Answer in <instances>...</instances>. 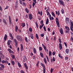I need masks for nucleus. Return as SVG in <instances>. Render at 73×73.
Wrapping results in <instances>:
<instances>
[{
    "instance_id": "49",
    "label": "nucleus",
    "mask_w": 73,
    "mask_h": 73,
    "mask_svg": "<svg viewBox=\"0 0 73 73\" xmlns=\"http://www.w3.org/2000/svg\"><path fill=\"white\" fill-rule=\"evenodd\" d=\"M3 54V51H0V56H1V54Z\"/></svg>"
},
{
    "instance_id": "24",
    "label": "nucleus",
    "mask_w": 73,
    "mask_h": 73,
    "mask_svg": "<svg viewBox=\"0 0 73 73\" xmlns=\"http://www.w3.org/2000/svg\"><path fill=\"white\" fill-rule=\"evenodd\" d=\"M11 62L12 64H13V65H14L15 64V61L11 60Z\"/></svg>"
},
{
    "instance_id": "6",
    "label": "nucleus",
    "mask_w": 73,
    "mask_h": 73,
    "mask_svg": "<svg viewBox=\"0 0 73 73\" xmlns=\"http://www.w3.org/2000/svg\"><path fill=\"white\" fill-rule=\"evenodd\" d=\"M24 66L25 68H26L27 69H28V67L27 66V63H25V64H24Z\"/></svg>"
},
{
    "instance_id": "19",
    "label": "nucleus",
    "mask_w": 73,
    "mask_h": 73,
    "mask_svg": "<svg viewBox=\"0 0 73 73\" xmlns=\"http://www.w3.org/2000/svg\"><path fill=\"white\" fill-rule=\"evenodd\" d=\"M33 34H31L30 35L31 37L32 38V39H33V38H34V37H33Z\"/></svg>"
},
{
    "instance_id": "63",
    "label": "nucleus",
    "mask_w": 73,
    "mask_h": 73,
    "mask_svg": "<svg viewBox=\"0 0 73 73\" xmlns=\"http://www.w3.org/2000/svg\"><path fill=\"white\" fill-rule=\"evenodd\" d=\"M66 29L67 31H69V27Z\"/></svg>"
},
{
    "instance_id": "56",
    "label": "nucleus",
    "mask_w": 73,
    "mask_h": 73,
    "mask_svg": "<svg viewBox=\"0 0 73 73\" xmlns=\"http://www.w3.org/2000/svg\"><path fill=\"white\" fill-rule=\"evenodd\" d=\"M40 24L42 25L43 24V21L42 20L40 22Z\"/></svg>"
},
{
    "instance_id": "38",
    "label": "nucleus",
    "mask_w": 73,
    "mask_h": 73,
    "mask_svg": "<svg viewBox=\"0 0 73 73\" xmlns=\"http://www.w3.org/2000/svg\"><path fill=\"white\" fill-rule=\"evenodd\" d=\"M39 50H42V47H39Z\"/></svg>"
},
{
    "instance_id": "59",
    "label": "nucleus",
    "mask_w": 73,
    "mask_h": 73,
    "mask_svg": "<svg viewBox=\"0 0 73 73\" xmlns=\"http://www.w3.org/2000/svg\"><path fill=\"white\" fill-rule=\"evenodd\" d=\"M21 73H25L24 72L23 70H21Z\"/></svg>"
},
{
    "instance_id": "36",
    "label": "nucleus",
    "mask_w": 73,
    "mask_h": 73,
    "mask_svg": "<svg viewBox=\"0 0 73 73\" xmlns=\"http://www.w3.org/2000/svg\"><path fill=\"white\" fill-rule=\"evenodd\" d=\"M43 26H44V24H43L42 25L40 26V29H41L42 27H43Z\"/></svg>"
},
{
    "instance_id": "60",
    "label": "nucleus",
    "mask_w": 73,
    "mask_h": 73,
    "mask_svg": "<svg viewBox=\"0 0 73 73\" xmlns=\"http://www.w3.org/2000/svg\"><path fill=\"white\" fill-rule=\"evenodd\" d=\"M19 1H20V4H22V2H23V1H22L20 0H19Z\"/></svg>"
},
{
    "instance_id": "52",
    "label": "nucleus",
    "mask_w": 73,
    "mask_h": 73,
    "mask_svg": "<svg viewBox=\"0 0 73 73\" xmlns=\"http://www.w3.org/2000/svg\"><path fill=\"white\" fill-rule=\"evenodd\" d=\"M9 23H10L11 24L12 23L11 22V19H9Z\"/></svg>"
},
{
    "instance_id": "48",
    "label": "nucleus",
    "mask_w": 73,
    "mask_h": 73,
    "mask_svg": "<svg viewBox=\"0 0 73 73\" xmlns=\"http://www.w3.org/2000/svg\"><path fill=\"white\" fill-rule=\"evenodd\" d=\"M55 53H56V52L54 51L52 53V54L53 56H54V55H55Z\"/></svg>"
},
{
    "instance_id": "8",
    "label": "nucleus",
    "mask_w": 73,
    "mask_h": 73,
    "mask_svg": "<svg viewBox=\"0 0 73 73\" xmlns=\"http://www.w3.org/2000/svg\"><path fill=\"white\" fill-rule=\"evenodd\" d=\"M21 52L23 51V48H24V47H23V45L22 44H21Z\"/></svg>"
},
{
    "instance_id": "53",
    "label": "nucleus",
    "mask_w": 73,
    "mask_h": 73,
    "mask_svg": "<svg viewBox=\"0 0 73 73\" xmlns=\"http://www.w3.org/2000/svg\"><path fill=\"white\" fill-rule=\"evenodd\" d=\"M59 41V42L60 43H61V39L59 38L58 39Z\"/></svg>"
},
{
    "instance_id": "30",
    "label": "nucleus",
    "mask_w": 73,
    "mask_h": 73,
    "mask_svg": "<svg viewBox=\"0 0 73 73\" xmlns=\"http://www.w3.org/2000/svg\"><path fill=\"white\" fill-rule=\"evenodd\" d=\"M1 57H2V58H4V55L2 54L1 55Z\"/></svg>"
},
{
    "instance_id": "47",
    "label": "nucleus",
    "mask_w": 73,
    "mask_h": 73,
    "mask_svg": "<svg viewBox=\"0 0 73 73\" xmlns=\"http://www.w3.org/2000/svg\"><path fill=\"white\" fill-rule=\"evenodd\" d=\"M18 4H15V8H17V5Z\"/></svg>"
},
{
    "instance_id": "17",
    "label": "nucleus",
    "mask_w": 73,
    "mask_h": 73,
    "mask_svg": "<svg viewBox=\"0 0 73 73\" xmlns=\"http://www.w3.org/2000/svg\"><path fill=\"white\" fill-rule=\"evenodd\" d=\"M40 56L42 58H44V55L43 54L42 52H40Z\"/></svg>"
},
{
    "instance_id": "21",
    "label": "nucleus",
    "mask_w": 73,
    "mask_h": 73,
    "mask_svg": "<svg viewBox=\"0 0 73 73\" xmlns=\"http://www.w3.org/2000/svg\"><path fill=\"white\" fill-rule=\"evenodd\" d=\"M46 25L48 24V23H49V20L48 19H47L46 21Z\"/></svg>"
},
{
    "instance_id": "26",
    "label": "nucleus",
    "mask_w": 73,
    "mask_h": 73,
    "mask_svg": "<svg viewBox=\"0 0 73 73\" xmlns=\"http://www.w3.org/2000/svg\"><path fill=\"white\" fill-rule=\"evenodd\" d=\"M66 53H69V49H67L66 50Z\"/></svg>"
},
{
    "instance_id": "2",
    "label": "nucleus",
    "mask_w": 73,
    "mask_h": 73,
    "mask_svg": "<svg viewBox=\"0 0 73 73\" xmlns=\"http://www.w3.org/2000/svg\"><path fill=\"white\" fill-rule=\"evenodd\" d=\"M59 3L60 5H62L63 6H65L64 2L62 0H59Z\"/></svg>"
},
{
    "instance_id": "3",
    "label": "nucleus",
    "mask_w": 73,
    "mask_h": 73,
    "mask_svg": "<svg viewBox=\"0 0 73 73\" xmlns=\"http://www.w3.org/2000/svg\"><path fill=\"white\" fill-rule=\"evenodd\" d=\"M56 24L59 28H60V23H59V22L58 21V19H56Z\"/></svg>"
},
{
    "instance_id": "62",
    "label": "nucleus",
    "mask_w": 73,
    "mask_h": 73,
    "mask_svg": "<svg viewBox=\"0 0 73 73\" xmlns=\"http://www.w3.org/2000/svg\"><path fill=\"white\" fill-rule=\"evenodd\" d=\"M53 61H55V58H54V57H53Z\"/></svg>"
},
{
    "instance_id": "32",
    "label": "nucleus",
    "mask_w": 73,
    "mask_h": 73,
    "mask_svg": "<svg viewBox=\"0 0 73 73\" xmlns=\"http://www.w3.org/2000/svg\"><path fill=\"white\" fill-rule=\"evenodd\" d=\"M36 38L38 39V34H36Z\"/></svg>"
},
{
    "instance_id": "12",
    "label": "nucleus",
    "mask_w": 73,
    "mask_h": 73,
    "mask_svg": "<svg viewBox=\"0 0 73 73\" xmlns=\"http://www.w3.org/2000/svg\"><path fill=\"white\" fill-rule=\"evenodd\" d=\"M4 38L5 41L7 40V34H5Z\"/></svg>"
},
{
    "instance_id": "44",
    "label": "nucleus",
    "mask_w": 73,
    "mask_h": 73,
    "mask_svg": "<svg viewBox=\"0 0 73 73\" xmlns=\"http://www.w3.org/2000/svg\"><path fill=\"white\" fill-rule=\"evenodd\" d=\"M36 26L37 28H38V24L37 23V22H36Z\"/></svg>"
},
{
    "instance_id": "40",
    "label": "nucleus",
    "mask_w": 73,
    "mask_h": 73,
    "mask_svg": "<svg viewBox=\"0 0 73 73\" xmlns=\"http://www.w3.org/2000/svg\"><path fill=\"white\" fill-rule=\"evenodd\" d=\"M43 73H45V71H46L45 68H43Z\"/></svg>"
},
{
    "instance_id": "46",
    "label": "nucleus",
    "mask_w": 73,
    "mask_h": 73,
    "mask_svg": "<svg viewBox=\"0 0 73 73\" xmlns=\"http://www.w3.org/2000/svg\"><path fill=\"white\" fill-rule=\"evenodd\" d=\"M46 40L47 41H49V39L48 38L47 36H46Z\"/></svg>"
},
{
    "instance_id": "9",
    "label": "nucleus",
    "mask_w": 73,
    "mask_h": 73,
    "mask_svg": "<svg viewBox=\"0 0 73 73\" xmlns=\"http://www.w3.org/2000/svg\"><path fill=\"white\" fill-rule=\"evenodd\" d=\"M59 48L60 50H61L62 49V45L60 43H59Z\"/></svg>"
},
{
    "instance_id": "23",
    "label": "nucleus",
    "mask_w": 73,
    "mask_h": 73,
    "mask_svg": "<svg viewBox=\"0 0 73 73\" xmlns=\"http://www.w3.org/2000/svg\"><path fill=\"white\" fill-rule=\"evenodd\" d=\"M17 30H18V27L17 26H15V31L17 32Z\"/></svg>"
},
{
    "instance_id": "13",
    "label": "nucleus",
    "mask_w": 73,
    "mask_h": 73,
    "mask_svg": "<svg viewBox=\"0 0 73 73\" xmlns=\"http://www.w3.org/2000/svg\"><path fill=\"white\" fill-rule=\"evenodd\" d=\"M51 15L53 16V17H56L55 14L52 11L51 12Z\"/></svg>"
},
{
    "instance_id": "50",
    "label": "nucleus",
    "mask_w": 73,
    "mask_h": 73,
    "mask_svg": "<svg viewBox=\"0 0 73 73\" xmlns=\"http://www.w3.org/2000/svg\"><path fill=\"white\" fill-rule=\"evenodd\" d=\"M40 16H42V12L41 10V11L40 13Z\"/></svg>"
},
{
    "instance_id": "16",
    "label": "nucleus",
    "mask_w": 73,
    "mask_h": 73,
    "mask_svg": "<svg viewBox=\"0 0 73 73\" xmlns=\"http://www.w3.org/2000/svg\"><path fill=\"white\" fill-rule=\"evenodd\" d=\"M27 57L25 56L24 58V59L23 60V62H25V61H27Z\"/></svg>"
},
{
    "instance_id": "18",
    "label": "nucleus",
    "mask_w": 73,
    "mask_h": 73,
    "mask_svg": "<svg viewBox=\"0 0 73 73\" xmlns=\"http://www.w3.org/2000/svg\"><path fill=\"white\" fill-rule=\"evenodd\" d=\"M33 52H34V53H36V48H33Z\"/></svg>"
},
{
    "instance_id": "15",
    "label": "nucleus",
    "mask_w": 73,
    "mask_h": 73,
    "mask_svg": "<svg viewBox=\"0 0 73 73\" xmlns=\"http://www.w3.org/2000/svg\"><path fill=\"white\" fill-rule=\"evenodd\" d=\"M9 35L10 37L12 38V39H13V35H12V34H11V33H10Z\"/></svg>"
},
{
    "instance_id": "20",
    "label": "nucleus",
    "mask_w": 73,
    "mask_h": 73,
    "mask_svg": "<svg viewBox=\"0 0 73 73\" xmlns=\"http://www.w3.org/2000/svg\"><path fill=\"white\" fill-rule=\"evenodd\" d=\"M0 65L1 66L3 69H4V65H3V64H0Z\"/></svg>"
},
{
    "instance_id": "37",
    "label": "nucleus",
    "mask_w": 73,
    "mask_h": 73,
    "mask_svg": "<svg viewBox=\"0 0 73 73\" xmlns=\"http://www.w3.org/2000/svg\"><path fill=\"white\" fill-rule=\"evenodd\" d=\"M2 64H4V63H5V62H6V61H5L4 60H2Z\"/></svg>"
},
{
    "instance_id": "22",
    "label": "nucleus",
    "mask_w": 73,
    "mask_h": 73,
    "mask_svg": "<svg viewBox=\"0 0 73 73\" xmlns=\"http://www.w3.org/2000/svg\"><path fill=\"white\" fill-rule=\"evenodd\" d=\"M21 26H22V27H24L25 26V23H22Z\"/></svg>"
},
{
    "instance_id": "33",
    "label": "nucleus",
    "mask_w": 73,
    "mask_h": 73,
    "mask_svg": "<svg viewBox=\"0 0 73 73\" xmlns=\"http://www.w3.org/2000/svg\"><path fill=\"white\" fill-rule=\"evenodd\" d=\"M8 50L9 51V53H11V52L12 51V50L10 48H9L8 49Z\"/></svg>"
},
{
    "instance_id": "5",
    "label": "nucleus",
    "mask_w": 73,
    "mask_h": 73,
    "mask_svg": "<svg viewBox=\"0 0 73 73\" xmlns=\"http://www.w3.org/2000/svg\"><path fill=\"white\" fill-rule=\"evenodd\" d=\"M66 22L67 24H68L69 23V19H66Z\"/></svg>"
},
{
    "instance_id": "54",
    "label": "nucleus",
    "mask_w": 73,
    "mask_h": 73,
    "mask_svg": "<svg viewBox=\"0 0 73 73\" xmlns=\"http://www.w3.org/2000/svg\"><path fill=\"white\" fill-rule=\"evenodd\" d=\"M8 6H7L6 8L4 10H5L6 9H8Z\"/></svg>"
},
{
    "instance_id": "25",
    "label": "nucleus",
    "mask_w": 73,
    "mask_h": 73,
    "mask_svg": "<svg viewBox=\"0 0 73 73\" xmlns=\"http://www.w3.org/2000/svg\"><path fill=\"white\" fill-rule=\"evenodd\" d=\"M18 65L19 67V68H20L21 66V64H20V63H18Z\"/></svg>"
},
{
    "instance_id": "39",
    "label": "nucleus",
    "mask_w": 73,
    "mask_h": 73,
    "mask_svg": "<svg viewBox=\"0 0 73 73\" xmlns=\"http://www.w3.org/2000/svg\"><path fill=\"white\" fill-rule=\"evenodd\" d=\"M25 11L27 13H29V11L28 10V9L27 8H26Z\"/></svg>"
},
{
    "instance_id": "7",
    "label": "nucleus",
    "mask_w": 73,
    "mask_h": 73,
    "mask_svg": "<svg viewBox=\"0 0 73 73\" xmlns=\"http://www.w3.org/2000/svg\"><path fill=\"white\" fill-rule=\"evenodd\" d=\"M29 19H33V17H32V14H29Z\"/></svg>"
},
{
    "instance_id": "1",
    "label": "nucleus",
    "mask_w": 73,
    "mask_h": 73,
    "mask_svg": "<svg viewBox=\"0 0 73 73\" xmlns=\"http://www.w3.org/2000/svg\"><path fill=\"white\" fill-rule=\"evenodd\" d=\"M16 38L17 40L18 41H23V39H22V38H21V36L17 35V36Z\"/></svg>"
},
{
    "instance_id": "58",
    "label": "nucleus",
    "mask_w": 73,
    "mask_h": 73,
    "mask_svg": "<svg viewBox=\"0 0 73 73\" xmlns=\"http://www.w3.org/2000/svg\"><path fill=\"white\" fill-rule=\"evenodd\" d=\"M53 68H51L50 70L51 73H52V72H53Z\"/></svg>"
},
{
    "instance_id": "4",
    "label": "nucleus",
    "mask_w": 73,
    "mask_h": 73,
    "mask_svg": "<svg viewBox=\"0 0 73 73\" xmlns=\"http://www.w3.org/2000/svg\"><path fill=\"white\" fill-rule=\"evenodd\" d=\"M71 21V25L70 26V29L71 31H72L73 32V29H72V28H73V21Z\"/></svg>"
},
{
    "instance_id": "29",
    "label": "nucleus",
    "mask_w": 73,
    "mask_h": 73,
    "mask_svg": "<svg viewBox=\"0 0 73 73\" xmlns=\"http://www.w3.org/2000/svg\"><path fill=\"white\" fill-rule=\"evenodd\" d=\"M61 12H62V14H64V10L63 9H62L61 10Z\"/></svg>"
},
{
    "instance_id": "10",
    "label": "nucleus",
    "mask_w": 73,
    "mask_h": 73,
    "mask_svg": "<svg viewBox=\"0 0 73 73\" xmlns=\"http://www.w3.org/2000/svg\"><path fill=\"white\" fill-rule=\"evenodd\" d=\"M55 12L56 13V15H58V16H59V15H60V11H58V13H57V11H55Z\"/></svg>"
},
{
    "instance_id": "61",
    "label": "nucleus",
    "mask_w": 73,
    "mask_h": 73,
    "mask_svg": "<svg viewBox=\"0 0 73 73\" xmlns=\"http://www.w3.org/2000/svg\"><path fill=\"white\" fill-rule=\"evenodd\" d=\"M64 45H65L66 46H67V44H66V42H64Z\"/></svg>"
},
{
    "instance_id": "51",
    "label": "nucleus",
    "mask_w": 73,
    "mask_h": 73,
    "mask_svg": "<svg viewBox=\"0 0 73 73\" xmlns=\"http://www.w3.org/2000/svg\"><path fill=\"white\" fill-rule=\"evenodd\" d=\"M14 41L15 43H17V40H16V39H14Z\"/></svg>"
},
{
    "instance_id": "31",
    "label": "nucleus",
    "mask_w": 73,
    "mask_h": 73,
    "mask_svg": "<svg viewBox=\"0 0 73 73\" xmlns=\"http://www.w3.org/2000/svg\"><path fill=\"white\" fill-rule=\"evenodd\" d=\"M41 64H42L41 66H42V67H44L43 68H45V66L44 64H42V63H41Z\"/></svg>"
},
{
    "instance_id": "35",
    "label": "nucleus",
    "mask_w": 73,
    "mask_h": 73,
    "mask_svg": "<svg viewBox=\"0 0 73 73\" xmlns=\"http://www.w3.org/2000/svg\"><path fill=\"white\" fill-rule=\"evenodd\" d=\"M35 4H36V3H35L34 2H33V3L32 4V5L33 8H34V7H35Z\"/></svg>"
},
{
    "instance_id": "41",
    "label": "nucleus",
    "mask_w": 73,
    "mask_h": 73,
    "mask_svg": "<svg viewBox=\"0 0 73 73\" xmlns=\"http://www.w3.org/2000/svg\"><path fill=\"white\" fill-rule=\"evenodd\" d=\"M40 36L41 37H44V34H41L40 35Z\"/></svg>"
},
{
    "instance_id": "43",
    "label": "nucleus",
    "mask_w": 73,
    "mask_h": 73,
    "mask_svg": "<svg viewBox=\"0 0 73 73\" xmlns=\"http://www.w3.org/2000/svg\"><path fill=\"white\" fill-rule=\"evenodd\" d=\"M29 31L30 32H32V29L31 28H30Z\"/></svg>"
},
{
    "instance_id": "27",
    "label": "nucleus",
    "mask_w": 73,
    "mask_h": 73,
    "mask_svg": "<svg viewBox=\"0 0 73 73\" xmlns=\"http://www.w3.org/2000/svg\"><path fill=\"white\" fill-rule=\"evenodd\" d=\"M3 22L5 24H7V22H6V21L5 20V19H3Z\"/></svg>"
},
{
    "instance_id": "55",
    "label": "nucleus",
    "mask_w": 73,
    "mask_h": 73,
    "mask_svg": "<svg viewBox=\"0 0 73 73\" xmlns=\"http://www.w3.org/2000/svg\"><path fill=\"white\" fill-rule=\"evenodd\" d=\"M46 57L48 62H49V59L48 58V56H47L46 55Z\"/></svg>"
},
{
    "instance_id": "42",
    "label": "nucleus",
    "mask_w": 73,
    "mask_h": 73,
    "mask_svg": "<svg viewBox=\"0 0 73 73\" xmlns=\"http://www.w3.org/2000/svg\"><path fill=\"white\" fill-rule=\"evenodd\" d=\"M0 11H3V9L2 8V7H1V6H0Z\"/></svg>"
},
{
    "instance_id": "11",
    "label": "nucleus",
    "mask_w": 73,
    "mask_h": 73,
    "mask_svg": "<svg viewBox=\"0 0 73 73\" xmlns=\"http://www.w3.org/2000/svg\"><path fill=\"white\" fill-rule=\"evenodd\" d=\"M12 42L11 40H8L7 42V44L8 45H10V43Z\"/></svg>"
},
{
    "instance_id": "14",
    "label": "nucleus",
    "mask_w": 73,
    "mask_h": 73,
    "mask_svg": "<svg viewBox=\"0 0 73 73\" xmlns=\"http://www.w3.org/2000/svg\"><path fill=\"white\" fill-rule=\"evenodd\" d=\"M60 32L61 33V35H62L63 34V30H62V29H60Z\"/></svg>"
},
{
    "instance_id": "34",
    "label": "nucleus",
    "mask_w": 73,
    "mask_h": 73,
    "mask_svg": "<svg viewBox=\"0 0 73 73\" xmlns=\"http://www.w3.org/2000/svg\"><path fill=\"white\" fill-rule=\"evenodd\" d=\"M25 40L26 42H27L28 41V38H27V37H25Z\"/></svg>"
},
{
    "instance_id": "57",
    "label": "nucleus",
    "mask_w": 73,
    "mask_h": 73,
    "mask_svg": "<svg viewBox=\"0 0 73 73\" xmlns=\"http://www.w3.org/2000/svg\"><path fill=\"white\" fill-rule=\"evenodd\" d=\"M68 59V57H66L65 58V60H67Z\"/></svg>"
},
{
    "instance_id": "64",
    "label": "nucleus",
    "mask_w": 73,
    "mask_h": 73,
    "mask_svg": "<svg viewBox=\"0 0 73 73\" xmlns=\"http://www.w3.org/2000/svg\"><path fill=\"white\" fill-rule=\"evenodd\" d=\"M15 46H16V47H17V42L15 43Z\"/></svg>"
},
{
    "instance_id": "28",
    "label": "nucleus",
    "mask_w": 73,
    "mask_h": 73,
    "mask_svg": "<svg viewBox=\"0 0 73 73\" xmlns=\"http://www.w3.org/2000/svg\"><path fill=\"white\" fill-rule=\"evenodd\" d=\"M49 56H51V55H52V52L50 51H49Z\"/></svg>"
},
{
    "instance_id": "45",
    "label": "nucleus",
    "mask_w": 73,
    "mask_h": 73,
    "mask_svg": "<svg viewBox=\"0 0 73 73\" xmlns=\"http://www.w3.org/2000/svg\"><path fill=\"white\" fill-rule=\"evenodd\" d=\"M43 29H44V31H46V28L45 27V26H44Z\"/></svg>"
}]
</instances>
